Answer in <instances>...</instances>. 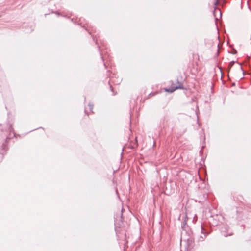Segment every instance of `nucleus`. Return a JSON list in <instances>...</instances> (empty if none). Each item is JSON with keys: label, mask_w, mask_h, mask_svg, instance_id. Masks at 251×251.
Segmentation results:
<instances>
[{"label": "nucleus", "mask_w": 251, "mask_h": 251, "mask_svg": "<svg viewBox=\"0 0 251 251\" xmlns=\"http://www.w3.org/2000/svg\"><path fill=\"white\" fill-rule=\"evenodd\" d=\"M215 12H216V11L214 10V11L213 12V14L214 15V17H216V15H215Z\"/></svg>", "instance_id": "f3484780"}, {"label": "nucleus", "mask_w": 251, "mask_h": 251, "mask_svg": "<svg viewBox=\"0 0 251 251\" xmlns=\"http://www.w3.org/2000/svg\"><path fill=\"white\" fill-rule=\"evenodd\" d=\"M86 101V98H85V99H84V101Z\"/></svg>", "instance_id": "393cba45"}, {"label": "nucleus", "mask_w": 251, "mask_h": 251, "mask_svg": "<svg viewBox=\"0 0 251 251\" xmlns=\"http://www.w3.org/2000/svg\"><path fill=\"white\" fill-rule=\"evenodd\" d=\"M200 232L201 234L197 235L196 236L198 242L203 241L207 236L210 233V232L207 231L206 228L202 224L201 225L200 227Z\"/></svg>", "instance_id": "f03ea898"}, {"label": "nucleus", "mask_w": 251, "mask_h": 251, "mask_svg": "<svg viewBox=\"0 0 251 251\" xmlns=\"http://www.w3.org/2000/svg\"><path fill=\"white\" fill-rule=\"evenodd\" d=\"M194 242V239L190 238L187 239V248L189 249H191L193 247V244Z\"/></svg>", "instance_id": "39448f33"}, {"label": "nucleus", "mask_w": 251, "mask_h": 251, "mask_svg": "<svg viewBox=\"0 0 251 251\" xmlns=\"http://www.w3.org/2000/svg\"><path fill=\"white\" fill-rule=\"evenodd\" d=\"M109 84H110V82H109ZM109 85H110V88L111 91L112 92H114L113 88V87H112V85H110V84H109ZM115 94H116V93H113V95H115Z\"/></svg>", "instance_id": "f8f14e48"}, {"label": "nucleus", "mask_w": 251, "mask_h": 251, "mask_svg": "<svg viewBox=\"0 0 251 251\" xmlns=\"http://www.w3.org/2000/svg\"><path fill=\"white\" fill-rule=\"evenodd\" d=\"M224 229H225V230H226V227H224V228L221 227L220 230H221V232L223 233V235L225 237H227V236H230V235H232V233H229V234H226V233L225 231L224 230Z\"/></svg>", "instance_id": "0eeeda50"}, {"label": "nucleus", "mask_w": 251, "mask_h": 251, "mask_svg": "<svg viewBox=\"0 0 251 251\" xmlns=\"http://www.w3.org/2000/svg\"><path fill=\"white\" fill-rule=\"evenodd\" d=\"M173 127H171V130H173Z\"/></svg>", "instance_id": "4be33fe9"}, {"label": "nucleus", "mask_w": 251, "mask_h": 251, "mask_svg": "<svg viewBox=\"0 0 251 251\" xmlns=\"http://www.w3.org/2000/svg\"><path fill=\"white\" fill-rule=\"evenodd\" d=\"M218 20V18L215 17V20H216V21H217Z\"/></svg>", "instance_id": "a211bd4d"}, {"label": "nucleus", "mask_w": 251, "mask_h": 251, "mask_svg": "<svg viewBox=\"0 0 251 251\" xmlns=\"http://www.w3.org/2000/svg\"><path fill=\"white\" fill-rule=\"evenodd\" d=\"M239 64L240 66V69L243 71V74L244 75V72L243 71V68H242V67L241 66V64Z\"/></svg>", "instance_id": "4468645a"}, {"label": "nucleus", "mask_w": 251, "mask_h": 251, "mask_svg": "<svg viewBox=\"0 0 251 251\" xmlns=\"http://www.w3.org/2000/svg\"><path fill=\"white\" fill-rule=\"evenodd\" d=\"M85 113L88 115V113L87 112V110L86 109H85Z\"/></svg>", "instance_id": "dca6fc26"}, {"label": "nucleus", "mask_w": 251, "mask_h": 251, "mask_svg": "<svg viewBox=\"0 0 251 251\" xmlns=\"http://www.w3.org/2000/svg\"><path fill=\"white\" fill-rule=\"evenodd\" d=\"M184 89V88L183 86L182 83L181 82H179V81L177 82V85L176 86H174L173 87H172L171 89H169V88L166 89L165 91L172 93V92H173L175 90H176V89Z\"/></svg>", "instance_id": "20e7f679"}, {"label": "nucleus", "mask_w": 251, "mask_h": 251, "mask_svg": "<svg viewBox=\"0 0 251 251\" xmlns=\"http://www.w3.org/2000/svg\"><path fill=\"white\" fill-rule=\"evenodd\" d=\"M237 52V51H235V53H236ZM233 54H234V53H233Z\"/></svg>", "instance_id": "412c9836"}, {"label": "nucleus", "mask_w": 251, "mask_h": 251, "mask_svg": "<svg viewBox=\"0 0 251 251\" xmlns=\"http://www.w3.org/2000/svg\"><path fill=\"white\" fill-rule=\"evenodd\" d=\"M56 13L57 14V15H59V14L58 12H56Z\"/></svg>", "instance_id": "5701e85b"}, {"label": "nucleus", "mask_w": 251, "mask_h": 251, "mask_svg": "<svg viewBox=\"0 0 251 251\" xmlns=\"http://www.w3.org/2000/svg\"><path fill=\"white\" fill-rule=\"evenodd\" d=\"M6 129L4 130L1 129L3 133L2 134V138L7 141L8 140L12 139L15 136V133L14 132L13 129L12 127V125L10 124H7L6 125Z\"/></svg>", "instance_id": "f257e3e1"}, {"label": "nucleus", "mask_w": 251, "mask_h": 251, "mask_svg": "<svg viewBox=\"0 0 251 251\" xmlns=\"http://www.w3.org/2000/svg\"><path fill=\"white\" fill-rule=\"evenodd\" d=\"M186 221H185L184 222V224L185 225V224H186Z\"/></svg>", "instance_id": "aec40b11"}, {"label": "nucleus", "mask_w": 251, "mask_h": 251, "mask_svg": "<svg viewBox=\"0 0 251 251\" xmlns=\"http://www.w3.org/2000/svg\"><path fill=\"white\" fill-rule=\"evenodd\" d=\"M89 109H90V110L91 111V112L92 113H93L92 109H93V107H94V104L93 103H89Z\"/></svg>", "instance_id": "9d476101"}, {"label": "nucleus", "mask_w": 251, "mask_h": 251, "mask_svg": "<svg viewBox=\"0 0 251 251\" xmlns=\"http://www.w3.org/2000/svg\"><path fill=\"white\" fill-rule=\"evenodd\" d=\"M98 49H99V50L100 52V47L99 46H98ZM100 55L101 56V58L103 60V57L102 56L101 53L100 52Z\"/></svg>", "instance_id": "ddd939ff"}, {"label": "nucleus", "mask_w": 251, "mask_h": 251, "mask_svg": "<svg viewBox=\"0 0 251 251\" xmlns=\"http://www.w3.org/2000/svg\"><path fill=\"white\" fill-rule=\"evenodd\" d=\"M172 122L173 123V122L171 121L170 119H167L166 120V122H165V120H164V121L163 122V125L164 127V128H167V127H169V124Z\"/></svg>", "instance_id": "423d86ee"}, {"label": "nucleus", "mask_w": 251, "mask_h": 251, "mask_svg": "<svg viewBox=\"0 0 251 251\" xmlns=\"http://www.w3.org/2000/svg\"><path fill=\"white\" fill-rule=\"evenodd\" d=\"M235 63V61H231L228 64V68L230 69L232 67V66L234 65V64Z\"/></svg>", "instance_id": "9b49d317"}, {"label": "nucleus", "mask_w": 251, "mask_h": 251, "mask_svg": "<svg viewBox=\"0 0 251 251\" xmlns=\"http://www.w3.org/2000/svg\"><path fill=\"white\" fill-rule=\"evenodd\" d=\"M104 65L105 66V67H106V65L105 63H104Z\"/></svg>", "instance_id": "b1692460"}, {"label": "nucleus", "mask_w": 251, "mask_h": 251, "mask_svg": "<svg viewBox=\"0 0 251 251\" xmlns=\"http://www.w3.org/2000/svg\"><path fill=\"white\" fill-rule=\"evenodd\" d=\"M195 217H196V215H195V216L194 217V219H193V221L195 220Z\"/></svg>", "instance_id": "6ab92c4d"}, {"label": "nucleus", "mask_w": 251, "mask_h": 251, "mask_svg": "<svg viewBox=\"0 0 251 251\" xmlns=\"http://www.w3.org/2000/svg\"><path fill=\"white\" fill-rule=\"evenodd\" d=\"M110 81H112V83H113L114 84H116V85H118V84H119L121 80L120 79H119V80H118L116 82V81H114L113 79H111L110 80Z\"/></svg>", "instance_id": "1a4fd4ad"}, {"label": "nucleus", "mask_w": 251, "mask_h": 251, "mask_svg": "<svg viewBox=\"0 0 251 251\" xmlns=\"http://www.w3.org/2000/svg\"><path fill=\"white\" fill-rule=\"evenodd\" d=\"M221 220H223V217L217 215L214 217H211L209 220V223L211 226H215L219 225L222 222Z\"/></svg>", "instance_id": "7ed1b4c3"}, {"label": "nucleus", "mask_w": 251, "mask_h": 251, "mask_svg": "<svg viewBox=\"0 0 251 251\" xmlns=\"http://www.w3.org/2000/svg\"><path fill=\"white\" fill-rule=\"evenodd\" d=\"M2 148L4 150H5L6 149V148H5V145L4 143L2 144Z\"/></svg>", "instance_id": "2eb2a0df"}, {"label": "nucleus", "mask_w": 251, "mask_h": 251, "mask_svg": "<svg viewBox=\"0 0 251 251\" xmlns=\"http://www.w3.org/2000/svg\"><path fill=\"white\" fill-rule=\"evenodd\" d=\"M218 1H219V0H215V1L214 2V4L215 5L214 9H215V11L218 10L219 12L220 15V17H221V16H222L221 11H220V9L217 8V7H216L217 5L218 4Z\"/></svg>", "instance_id": "6e6552de"}]
</instances>
